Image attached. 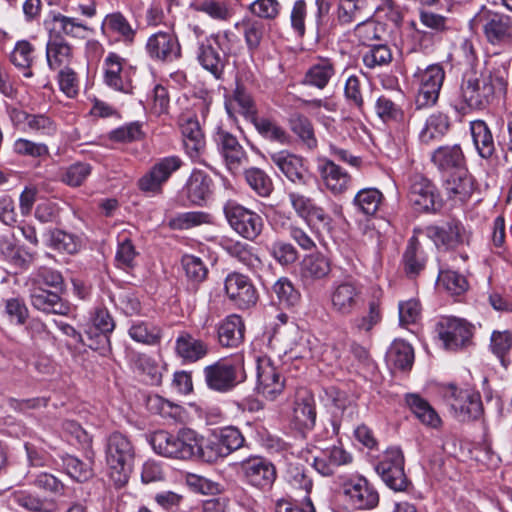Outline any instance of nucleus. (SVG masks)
I'll return each instance as SVG.
<instances>
[{
	"instance_id": "obj_21",
	"label": "nucleus",
	"mask_w": 512,
	"mask_h": 512,
	"mask_svg": "<svg viewBox=\"0 0 512 512\" xmlns=\"http://www.w3.org/2000/svg\"><path fill=\"white\" fill-rule=\"evenodd\" d=\"M145 50L152 60L158 62H171L181 55L178 39L168 31H158L150 35Z\"/></svg>"
},
{
	"instance_id": "obj_60",
	"label": "nucleus",
	"mask_w": 512,
	"mask_h": 512,
	"mask_svg": "<svg viewBox=\"0 0 512 512\" xmlns=\"http://www.w3.org/2000/svg\"><path fill=\"white\" fill-rule=\"evenodd\" d=\"M146 405L151 413L158 414L163 418L178 419L181 415V407L159 395H150Z\"/></svg>"
},
{
	"instance_id": "obj_64",
	"label": "nucleus",
	"mask_w": 512,
	"mask_h": 512,
	"mask_svg": "<svg viewBox=\"0 0 512 512\" xmlns=\"http://www.w3.org/2000/svg\"><path fill=\"white\" fill-rule=\"evenodd\" d=\"M249 10L260 19L272 21L280 16L282 5L279 0H255L250 4Z\"/></svg>"
},
{
	"instance_id": "obj_10",
	"label": "nucleus",
	"mask_w": 512,
	"mask_h": 512,
	"mask_svg": "<svg viewBox=\"0 0 512 512\" xmlns=\"http://www.w3.org/2000/svg\"><path fill=\"white\" fill-rule=\"evenodd\" d=\"M481 26L486 40L494 46H504L512 43V17L489 10L481 12L475 18Z\"/></svg>"
},
{
	"instance_id": "obj_22",
	"label": "nucleus",
	"mask_w": 512,
	"mask_h": 512,
	"mask_svg": "<svg viewBox=\"0 0 512 512\" xmlns=\"http://www.w3.org/2000/svg\"><path fill=\"white\" fill-rule=\"evenodd\" d=\"M271 162L294 184L308 183V168L301 156L287 150L269 153Z\"/></svg>"
},
{
	"instance_id": "obj_4",
	"label": "nucleus",
	"mask_w": 512,
	"mask_h": 512,
	"mask_svg": "<svg viewBox=\"0 0 512 512\" xmlns=\"http://www.w3.org/2000/svg\"><path fill=\"white\" fill-rule=\"evenodd\" d=\"M203 374L208 388L217 392H228L246 379L244 357L235 355L220 359L206 366Z\"/></svg>"
},
{
	"instance_id": "obj_29",
	"label": "nucleus",
	"mask_w": 512,
	"mask_h": 512,
	"mask_svg": "<svg viewBox=\"0 0 512 512\" xmlns=\"http://www.w3.org/2000/svg\"><path fill=\"white\" fill-rule=\"evenodd\" d=\"M0 254L6 262L19 271L27 270L36 258V252L16 244L8 237L0 239Z\"/></svg>"
},
{
	"instance_id": "obj_46",
	"label": "nucleus",
	"mask_w": 512,
	"mask_h": 512,
	"mask_svg": "<svg viewBox=\"0 0 512 512\" xmlns=\"http://www.w3.org/2000/svg\"><path fill=\"white\" fill-rule=\"evenodd\" d=\"M406 402L414 415L425 425L437 428L441 424V418L433 407L416 394H409Z\"/></svg>"
},
{
	"instance_id": "obj_2",
	"label": "nucleus",
	"mask_w": 512,
	"mask_h": 512,
	"mask_svg": "<svg viewBox=\"0 0 512 512\" xmlns=\"http://www.w3.org/2000/svg\"><path fill=\"white\" fill-rule=\"evenodd\" d=\"M507 80L499 71L469 77L462 85V98L474 110L485 109L496 96L506 94Z\"/></svg>"
},
{
	"instance_id": "obj_8",
	"label": "nucleus",
	"mask_w": 512,
	"mask_h": 512,
	"mask_svg": "<svg viewBox=\"0 0 512 512\" xmlns=\"http://www.w3.org/2000/svg\"><path fill=\"white\" fill-rule=\"evenodd\" d=\"M341 496L354 510H372L379 503L375 487L363 476H352L341 483Z\"/></svg>"
},
{
	"instance_id": "obj_52",
	"label": "nucleus",
	"mask_w": 512,
	"mask_h": 512,
	"mask_svg": "<svg viewBox=\"0 0 512 512\" xmlns=\"http://www.w3.org/2000/svg\"><path fill=\"white\" fill-rule=\"evenodd\" d=\"M128 334L133 341L146 345H155L161 339V329L145 321L132 322Z\"/></svg>"
},
{
	"instance_id": "obj_6",
	"label": "nucleus",
	"mask_w": 512,
	"mask_h": 512,
	"mask_svg": "<svg viewBox=\"0 0 512 512\" xmlns=\"http://www.w3.org/2000/svg\"><path fill=\"white\" fill-rule=\"evenodd\" d=\"M445 79V71L439 64L424 69L418 68L413 74L412 84L416 90L415 103L418 108L436 104Z\"/></svg>"
},
{
	"instance_id": "obj_13",
	"label": "nucleus",
	"mask_w": 512,
	"mask_h": 512,
	"mask_svg": "<svg viewBox=\"0 0 512 512\" xmlns=\"http://www.w3.org/2000/svg\"><path fill=\"white\" fill-rule=\"evenodd\" d=\"M447 401L460 421L477 419L482 413L480 394L472 388L449 386L446 392Z\"/></svg>"
},
{
	"instance_id": "obj_15",
	"label": "nucleus",
	"mask_w": 512,
	"mask_h": 512,
	"mask_svg": "<svg viewBox=\"0 0 512 512\" xmlns=\"http://www.w3.org/2000/svg\"><path fill=\"white\" fill-rule=\"evenodd\" d=\"M361 284L352 279L336 282L330 291L331 310L340 316L351 315L359 306Z\"/></svg>"
},
{
	"instance_id": "obj_45",
	"label": "nucleus",
	"mask_w": 512,
	"mask_h": 512,
	"mask_svg": "<svg viewBox=\"0 0 512 512\" xmlns=\"http://www.w3.org/2000/svg\"><path fill=\"white\" fill-rule=\"evenodd\" d=\"M34 46L27 40L17 41L9 54L10 62L18 69L23 70V76L31 78L33 72L30 67L34 61Z\"/></svg>"
},
{
	"instance_id": "obj_34",
	"label": "nucleus",
	"mask_w": 512,
	"mask_h": 512,
	"mask_svg": "<svg viewBox=\"0 0 512 512\" xmlns=\"http://www.w3.org/2000/svg\"><path fill=\"white\" fill-rule=\"evenodd\" d=\"M31 304L44 313L66 315L70 311L69 305L57 293L41 288L32 291Z\"/></svg>"
},
{
	"instance_id": "obj_61",
	"label": "nucleus",
	"mask_w": 512,
	"mask_h": 512,
	"mask_svg": "<svg viewBox=\"0 0 512 512\" xmlns=\"http://www.w3.org/2000/svg\"><path fill=\"white\" fill-rule=\"evenodd\" d=\"M272 290L276 295L279 304L286 307L296 305L300 299L299 292L294 288L292 282L286 277L278 279L274 283Z\"/></svg>"
},
{
	"instance_id": "obj_59",
	"label": "nucleus",
	"mask_w": 512,
	"mask_h": 512,
	"mask_svg": "<svg viewBox=\"0 0 512 512\" xmlns=\"http://www.w3.org/2000/svg\"><path fill=\"white\" fill-rule=\"evenodd\" d=\"M29 481L38 489L44 490L54 496L64 495L65 485L54 475L47 472L32 474L28 472Z\"/></svg>"
},
{
	"instance_id": "obj_23",
	"label": "nucleus",
	"mask_w": 512,
	"mask_h": 512,
	"mask_svg": "<svg viewBox=\"0 0 512 512\" xmlns=\"http://www.w3.org/2000/svg\"><path fill=\"white\" fill-rule=\"evenodd\" d=\"M215 141L228 170L237 174L247 159L243 147L234 135L222 129L216 132Z\"/></svg>"
},
{
	"instance_id": "obj_14",
	"label": "nucleus",
	"mask_w": 512,
	"mask_h": 512,
	"mask_svg": "<svg viewBox=\"0 0 512 512\" xmlns=\"http://www.w3.org/2000/svg\"><path fill=\"white\" fill-rule=\"evenodd\" d=\"M409 201L419 212H435L441 205V197L436 186L421 174L410 177Z\"/></svg>"
},
{
	"instance_id": "obj_42",
	"label": "nucleus",
	"mask_w": 512,
	"mask_h": 512,
	"mask_svg": "<svg viewBox=\"0 0 512 512\" xmlns=\"http://www.w3.org/2000/svg\"><path fill=\"white\" fill-rule=\"evenodd\" d=\"M103 34H116L126 42H132L136 31L132 28L127 18L120 12L107 14L102 21Z\"/></svg>"
},
{
	"instance_id": "obj_54",
	"label": "nucleus",
	"mask_w": 512,
	"mask_h": 512,
	"mask_svg": "<svg viewBox=\"0 0 512 512\" xmlns=\"http://www.w3.org/2000/svg\"><path fill=\"white\" fill-rule=\"evenodd\" d=\"M256 130L266 139L278 142L282 145L288 144L290 137L287 132L280 127L276 122L268 118L256 117L251 121Z\"/></svg>"
},
{
	"instance_id": "obj_36",
	"label": "nucleus",
	"mask_w": 512,
	"mask_h": 512,
	"mask_svg": "<svg viewBox=\"0 0 512 512\" xmlns=\"http://www.w3.org/2000/svg\"><path fill=\"white\" fill-rule=\"evenodd\" d=\"M331 272V264L322 254H310L300 263V277L305 282H313L326 278Z\"/></svg>"
},
{
	"instance_id": "obj_38",
	"label": "nucleus",
	"mask_w": 512,
	"mask_h": 512,
	"mask_svg": "<svg viewBox=\"0 0 512 512\" xmlns=\"http://www.w3.org/2000/svg\"><path fill=\"white\" fill-rule=\"evenodd\" d=\"M219 343L223 347H237L244 338V324L237 315L222 320L217 329Z\"/></svg>"
},
{
	"instance_id": "obj_12",
	"label": "nucleus",
	"mask_w": 512,
	"mask_h": 512,
	"mask_svg": "<svg viewBox=\"0 0 512 512\" xmlns=\"http://www.w3.org/2000/svg\"><path fill=\"white\" fill-rule=\"evenodd\" d=\"M245 438L240 430L233 426H227L214 433L213 438L205 446L204 461L213 463L225 458L232 452L242 448Z\"/></svg>"
},
{
	"instance_id": "obj_16",
	"label": "nucleus",
	"mask_w": 512,
	"mask_h": 512,
	"mask_svg": "<svg viewBox=\"0 0 512 512\" xmlns=\"http://www.w3.org/2000/svg\"><path fill=\"white\" fill-rule=\"evenodd\" d=\"M224 291L228 299L239 309H248L258 301V292L252 280L239 272H231L226 276Z\"/></svg>"
},
{
	"instance_id": "obj_33",
	"label": "nucleus",
	"mask_w": 512,
	"mask_h": 512,
	"mask_svg": "<svg viewBox=\"0 0 512 512\" xmlns=\"http://www.w3.org/2000/svg\"><path fill=\"white\" fill-rule=\"evenodd\" d=\"M352 461V457L343 448L333 446L327 448L314 457L313 466L323 476L334 473V469L346 465Z\"/></svg>"
},
{
	"instance_id": "obj_30",
	"label": "nucleus",
	"mask_w": 512,
	"mask_h": 512,
	"mask_svg": "<svg viewBox=\"0 0 512 512\" xmlns=\"http://www.w3.org/2000/svg\"><path fill=\"white\" fill-rule=\"evenodd\" d=\"M444 190L449 199L464 203L474 191L473 178L467 170L458 169L445 180Z\"/></svg>"
},
{
	"instance_id": "obj_49",
	"label": "nucleus",
	"mask_w": 512,
	"mask_h": 512,
	"mask_svg": "<svg viewBox=\"0 0 512 512\" xmlns=\"http://www.w3.org/2000/svg\"><path fill=\"white\" fill-rule=\"evenodd\" d=\"M223 247L230 256L236 258L250 270L258 271L262 267L261 259L248 244L240 241H230L226 242Z\"/></svg>"
},
{
	"instance_id": "obj_17",
	"label": "nucleus",
	"mask_w": 512,
	"mask_h": 512,
	"mask_svg": "<svg viewBox=\"0 0 512 512\" xmlns=\"http://www.w3.org/2000/svg\"><path fill=\"white\" fill-rule=\"evenodd\" d=\"M377 473L387 486L402 491L407 487V477L404 472V457L399 448H389L376 466Z\"/></svg>"
},
{
	"instance_id": "obj_28",
	"label": "nucleus",
	"mask_w": 512,
	"mask_h": 512,
	"mask_svg": "<svg viewBox=\"0 0 512 512\" xmlns=\"http://www.w3.org/2000/svg\"><path fill=\"white\" fill-rule=\"evenodd\" d=\"M292 423L300 431H309L315 426V400L307 391L299 393L296 397L292 413Z\"/></svg>"
},
{
	"instance_id": "obj_57",
	"label": "nucleus",
	"mask_w": 512,
	"mask_h": 512,
	"mask_svg": "<svg viewBox=\"0 0 512 512\" xmlns=\"http://www.w3.org/2000/svg\"><path fill=\"white\" fill-rule=\"evenodd\" d=\"M490 347L492 352L500 359L501 364L507 367L511 362L508 354L512 349V334L508 330L494 331L491 335Z\"/></svg>"
},
{
	"instance_id": "obj_55",
	"label": "nucleus",
	"mask_w": 512,
	"mask_h": 512,
	"mask_svg": "<svg viewBox=\"0 0 512 512\" xmlns=\"http://www.w3.org/2000/svg\"><path fill=\"white\" fill-rule=\"evenodd\" d=\"M287 481L290 488L302 502H306V498H310L309 494L312 490L313 482L302 469L298 467L290 468Z\"/></svg>"
},
{
	"instance_id": "obj_48",
	"label": "nucleus",
	"mask_w": 512,
	"mask_h": 512,
	"mask_svg": "<svg viewBox=\"0 0 512 512\" xmlns=\"http://www.w3.org/2000/svg\"><path fill=\"white\" fill-rule=\"evenodd\" d=\"M14 500L19 506L33 512H54L57 509L53 498L40 497L27 491L16 492Z\"/></svg>"
},
{
	"instance_id": "obj_37",
	"label": "nucleus",
	"mask_w": 512,
	"mask_h": 512,
	"mask_svg": "<svg viewBox=\"0 0 512 512\" xmlns=\"http://www.w3.org/2000/svg\"><path fill=\"white\" fill-rule=\"evenodd\" d=\"M115 328V321L106 308H97L91 317V325L85 331L90 340L99 338V343L108 344L109 335Z\"/></svg>"
},
{
	"instance_id": "obj_63",
	"label": "nucleus",
	"mask_w": 512,
	"mask_h": 512,
	"mask_svg": "<svg viewBox=\"0 0 512 512\" xmlns=\"http://www.w3.org/2000/svg\"><path fill=\"white\" fill-rule=\"evenodd\" d=\"M62 462L66 473L72 479L83 482L92 477L93 472L90 463H85L72 455L62 457Z\"/></svg>"
},
{
	"instance_id": "obj_24",
	"label": "nucleus",
	"mask_w": 512,
	"mask_h": 512,
	"mask_svg": "<svg viewBox=\"0 0 512 512\" xmlns=\"http://www.w3.org/2000/svg\"><path fill=\"white\" fill-rule=\"evenodd\" d=\"M318 172L325 187L334 195L347 191L351 185V176L330 159L319 160Z\"/></svg>"
},
{
	"instance_id": "obj_18",
	"label": "nucleus",
	"mask_w": 512,
	"mask_h": 512,
	"mask_svg": "<svg viewBox=\"0 0 512 512\" xmlns=\"http://www.w3.org/2000/svg\"><path fill=\"white\" fill-rule=\"evenodd\" d=\"M104 82L110 88L123 93L132 91L133 70L126 60L110 52L104 60Z\"/></svg>"
},
{
	"instance_id": "obj_5",
	"label": "nucleus",
	"mask_w": 512,
	"mask_h": 512,
	"mask_svg": "<svg viewBox=\"0 0 512 512\" xmlns=\"http://www.w3.org/2000/svg\"><path fill=\"white\" fill-rule=\"evenodd\" d=\"M233 33L230 31L211 34L199 41L197 60L201 66L219 79L225 67L224 55L230 50Z\"/></svg>"
},
{
	"instance_id": "obj_32",
	"label": "nucleus",
	"mask_w": 512,
	"mask_h": 512,
	"mask_svg": "<svg viewBox=\"0 0 512 512\" xmlns=\"http://www.w3.org/2000/svg\"><path fill=\"white\" fill-rule=\"evenodd\" d=\"M212 193V179L201 170H193L185 186V194L193 205H203Z\"/></svg>"
},
{
	"instance_id": "obj_11",
	"label": "nucleus",
	"mask_w": 512,
	"mask_h": 512,
	"mask_svg": "<svg viewBox=\"0 0 512 512\" xmlns=\"http://www.w3.org/2000/svg\"><path fill=\"white\" fill-rule=\"evenodd\" d=\"M256 391L268 401H275L285 389V378L268 357L256 362Z\"/></svg>"
},
{
	"instance_id": "obj_7",
	"label": "nucleus",
	"mask_w": 512,
	"mask_h": 512,
	"mask_svg": "<svg viewBox=\"0 0 512 512\" xmlns=\"http://www.w3.org/2000/svg\"><path fill=\"white\" fill-rule=\"evenodd\" d=\"M225 218L232 228L242 238L254 241L263 231L262 217L235 201H227L223 207Z\"/></svg>"
},
{
	"instance_id": "obj_56",
	"label": "nucleus",
	"mask_w": 512,
	"mask_h": 512,
	"mask_svg": "<svg viewBox=\"0 0 512 512\" xmlns=\"http://www.w3.org/2000/svg\"><path fill=\"white\" fill-rule=\"evenodd\" d=\"M245 180L250 188L261 197H268L273 191L271 178L259 168H250L245 171Z\"/></svg>"
},
{
	"instance_id": "obj_31",
	"label": "nucleus",
	"mask_w": 512,
	"mask_h": 512,
	"mask_svg": "<svg viewBox=\"0 0 512 512\" xmlns=\"http://www.w3.org/2000/svg\"><path fill=\"white\" fill-rule=\"evenodd\" d=\"M335 74V62L330 58L319 57L306 71L303 83L322 90L329 84Z\"/></svg>"
},
{
	"instance_id": "obj_53",
	"label": "nucleus",
	"mask_w": 512,
	"mask_h": 512,
	"mask_svg": "<svg viewBox=\"0 0 512 512\" xmlns=\"http://www.w3.org/2000/svg\"><path fill=\"white\" fill-rule=\"evenodd\" d=\"M383 201V194L376 188H364L353 199L357 209L365 215L372 216L378 211Z\"/></svg>"
},
{
	"instance_id": "obj_39",
	"label": "nucleus",
	"mask_w": 512,
	"mask_h": 512,
	"mask_svg": "<svg viewBox=\"0 0 512 512\" xmlns=\"http://www.w3.org/2000/svg\"><path fill=\"white\" fill-rule=\"evenodd\" d=\"M46 58L51 69H56L63 64H68L72 58V47L62 36L49 34L46 46Z\"/></svg>"
},
{
	"instance_id": "obj_41",
	"label": "nucleus",
	"mask_w": 512,
	"mask_h": 512,
	"mask_svg": "<svg viewBox=\"0 0 512 512\" xmlns=\"http://www.w3.org/2000/svg\"><path fill=\"white\" fill-rule=\"evenodd\" d=\"M473 143L478 154L484 158H490L495 152V143L491 130L483 120H475L470 123Z\"/></svg>"
},
{
	"instance_id": "obj_58",
	"label": "nucleus",
	"mask_w": 512,
	"mask_h": 512,
	"mask_svg": "<svg viewBox=\"0 0 512 512\" xmlns=\"http://www.w3.org/2000/svg\"><path fill=\"white\" fill-rule=\"evenodd\" d=\"M194 9L217 21H229L233 16L232 8L225 1L204 0L197 4Z\"/></svg>"
},
{
	"instance_id": "obj_47",
	"label": "nucleus",
	"mask_w": 512,
	"mask_h": 512,
	"mask_svg": "<svg viewBox=\"0 0 512 512\" xmlns=\"http://www.w3.org/2000/svg\"><path fill=\"white\" fill-rule=\"evenodd\" d=\"M418 16L421 25L434 35H445L454 30L453 19L442 14L421 8L418 11Z\"/></svg>"
},
{
	"instance_id": "obj_25",
	"label": "nucleus",
	"mask_w": 512,
	"mask_h": 512,
	"mask_svg": "<svg viewBox=\"0 0 512 512\" xmlns=\"http://www.w3.org/2000/svg\"><path fill=\"white\" fill-rule=\"evenodd\" d=\"M384 292L380 287L370 289L366 311L353 320V326L360 332H370L382 321Z\"/></svg>"
},
{
	"instance_id": "obj_27",
	"label": "nucleus",
	"mask_w": 512,
	"mask_h": 512,
	"mask_svg": "<svg viewBox=\"0 0 512 512\" xmlns=\"http://www.w3.org/2000/svg\"><path fill=\"white\" fill-rule=\"evenodd\" d=\"M90 32H92L91 28L76 17L66 16L60 12L51 14L49 34L53 36L84 39Z\"/></svg>"
},
{
	"instance_id": "obj_40",
	"label": "nucleus",
	"mask_w": 512,
	"mask_h": 512,
	"mask_svg": "<svg viewBox=\"0 0 512 512\" xmlns=\"http://www.w3.org/2000/svg\"><path fill=\"white\" fill-rule=\"evenodd\" d=\"M11 118L15 123L19 124L23 122L29 130L42 135L50 136L56 132L54 121L43 114H28L25 111L14 109L11 112Z\"/></svg>"
},
{
	"instance_id": "obj_26",
	"label": "nucleus",
	"mask_w": 512,
	"mask_h": 512,
	"mask_svg": "<svg viewBox=\"0 0 512 512\" xmlns=\"http://www.w3.org/2000/svg\"><path fill=\"white\" fill-rule=\"evenodd\" d=\"M424 233L437 247L452 249L463 242L464 228L461 223L451 221L442 225L427 226Z\"/></svg>"
},
{
	"instance_id": "obj_51",
	"label": "nucleus",
	"mask_w": 512,
	"mask_h": 512,
	"mask_svg": "<svg viewBox=\"0 0 512 512\" xmlns=\"http://www.w3.org/2000/svg\"><path fill=\"white\" fill-rule=\"evenodd\" d=\"M387 359L395 368L401 370L409 369L414 361L413 348L403 340H396L389 348Z\"/></svg>"
},
{
	"instance_id": "obj_9",
	"label": "nucleus",
	"mask_w": 512,
	"mask_h": 512,
	"mask_svg": "<svg viewBox=\"0 0 512 512\" xmlns=\"http://www.w3.org/2000/svg\"><path fill=\"white\" fill-rule=\"evenodd\" d=\"M239 465L243 480L249 486L260 491H268L273 487L277 471L270 460L252 456L241 461Z\"/></svg>"
},
{
	"instance_id": "obj_20",
	"label": "nucleus",
	"mask_w": 512,
	"mask_h": 512,
	"mask_svg": "<svg viewBox=\"0 0 512 512\" xmlns=\"http://www.w3.org/2000/svg\"><path fill=\"white\" fill-rule=\"evenodd\" d=\"M182 166L178 156H168L160 159L140 178L139 188L144 192L160 193L162 186L170 176Z\"/></svg>"
},
{
	"instance_id": "obj_43",
	"label": "nucleus",
	"mask_w": 512,
	"mask_h": 512,
	"mask_svg": "<svg viewBox=\"0 0 512 512\" xmlns=\"http://www.w3.org/2000/svg\"><path fill=\"white\" fill-rule=\"evenodd\" d=\"M433 163L441 170L463 169L464 155L459 145L442 146L432 154Z\"/></svg>"
},
{
	"instance_id": "obj_3",
	"label": "nucleus",
	"mask_w": 512,
	"mask_h": 512,
	"mask_svg": "<svg viewBox=\"0 0 512 512\" xmlns=\"http://www.w3.org/2000/svg\"><path fill=\"white\" fill-rule=\"evenodd\" d=\"M105 453L111 481L116 487L124 486L128 482L135 456L131 441L121 433H113L107 440Z\"/></svg>"
},
{
	"instance_id": "obj_44",
	"label": "nucleus",
	"mask_w": 512,
	"mask_h": 512,
	"mask_svg": "<svg viewBox=\"0 0 512 512\" xmlns=\"http://www.w3.org/2000/svg\"><path fill=\"white\" fill-rule=\"evenodd\" d=\"M448 129V117L441 112H435L426 119L424 127L419 133V138L422 143L429 144L434 140L441 139Z\"/></svg>"
},
{
	"instance_id": "obj_62",
	"label": "nucleus",
	"mask_w": 512,
	"mask_h": 512,
	"mask_svg": "<svg viewBox=\"0 0 512 512\" xmlns=\"http://www.w3.org/2000/svg\"><path fill=\"white\" fill-rule=\"evenodd\" d=\"M138 255L139 254L131 240L127 238L119 239L118 248L115 255L117 267L123 270L133 269L136 266Z\"/></svg>"
},
{
	"instance_id": "obj_1",
	"label": "nucleus",
	"mask_w": 512,
	"mask_h": 512,
	"mask_svg": "<svg viewBox=\"0 0 512 512\" xmlns=\"http://www.w3.org/2000/svg\"><path fill=\"white\" fill-rule=\"evenodd\" d=\"M203 441V437L190 428H182L177 433L159 430L150 438V444L157 454L179 460H204Z\"/></svg>"
},
{
	"instance_id": "obj_19",
	"label": "nucleus",
	"mask_w": 512,
	"mask_h": 512,
	"mask_svg": "<svg viewBox=\"0 0 512 512\" xmlns=\"http://www.w3.org/2000/svg\"><path fill=\"white\" fill-rule=\"evenodd\" d=\"M436 332L446 349L463 347L472 336V326L463 319L443 317L436 325Z\"/></svg>"
},
{
	"instance_id": "obj_50",
	"label": "nucleus",
	"mask_w": 512,
	"mask_h": 512,
	"mask_svg": "<svg viewBox=\"0 0 512 512\" xmlns=\"http://www.w3.org/2000/svg\"><path fill=\"white\" fill-rule=\"evenodd\" d=\"M367 0H339L337 19L340 24L347 25L366 16Z\"/></svg>"
},
{
	"instance_id": "obj_35",
	"label": "nucleus",
	"mask_w": 512,
	"mask_h": 512,
	"mask_svg": "<svg viewBox=\"0 0 512 512\" xmlns=\"http://www.w3.org/2000/svg\"><path fill=\"white\" fill-rule=\"evenodd\" d=\"M175 351L183 362L194 363L207 355L208 346L202 340L183 332L176 339Z\"/></svg>"
}]
</instances>
